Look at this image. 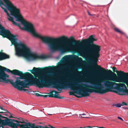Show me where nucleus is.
Wrapping results in <instances>:
<instances>
[{"label":"nucleus","mask_w":128,"mask_h":128,"mask_svg":"<svg viewBox=\"0 0 128 128\" xmlns=\"http://www.w3.org/2000/svg\"><path fill=\"white\" fill-rule=\"evenodd\" d=\"M69 40L64 36L57 38L45 36V44L50 51L54 52L59 50L62 54L69 52H79L90 59L94 60L93 64L100 70H104L98 65L95 61L99 56L100 47L92 43L96 40L94 36H91L89 39L84 40L78 46H72Z\"/></svg>","instance_id":"nucleus-1"},{"label":"nucleus","mask_w":128,"mask_h":128,"mask_svg":"<svg viewBox=\"0 0 128 128\" xmlns=\"http://www.w3.org/2000/svg\"><path fill=\"white\" fill-rule=\"evenodd\" d=\"M57 69V68L54 66H48L42 69L34 67L31 72L38 79L29 73L27 76L28 80L21 81L20 77H18L17 78L16 82L14 83V85L18 90H23V91L27 90L24 88H28L29 86L32 85L33 84L37 87L42 88L45 87L46 84H48L52 79L49 74L46 72L55 71Z\"/></svg>","instance_id":"nucleus-2"},{"label":"nucleus","mask_w":128,"mask_h":128,"mask_svg":"<svg viewBox=\"0 0 128 128\" xmlns=\"http://www.w3.org/2000/svg\"><path fill=\"white\" fill-rule=\"evenodd\" d=\"M3 3L0 2L1 8L6 13L9 20L12 22H16L14 21L20 22V9L13 4L8 0H3Z\"/></svg>","instance_id":"nucleus-3"},{"label":"nucleus","mask_w":128,"mask_h":128,"mask_svg":"<svg viewBox=\"0 0 128 128\" xmlns=\"http://www.w3.org/2000/svg\"><path fill=\"white\" fill-rule=\"evenodd\" d=\"M4 71H6L9 73L12 72L14 74L18 75L20 77L23 76V74L21 72L16 70H14L12 71L9 69L0 66V82L5 83L10 82L14 87L16 88L18 90L23 91V90H18L17 88L15 87L14 85V83L16 82L17 78L18 77L16 78V80L15 82H14L12 80H10L8 79V76L4 73Z\"/></svg>","instance_id":"nucleus-4"},{"label":"nucleus","mask_w":128,"mask_h":128,"mask_svg":"<svg viewBox=\"0 0 128 128\" xmlns=\"http://www.w3.org/2000/svg\"><path fill=\"white\" fill-rule=\"evenodd\" d=\"M0 35L8 38L11 42L12 45V34L10 31L5 29L0 24Z\"/></svg>","instance_id":"nucleus-5"},{"label":"nucleus","mask_w":128,"mask_h":128,"mask_svg":"<svg viewBox=\"0 0 128 128\" xmlns=\"http://www.w3.org/2000/svg\"><path fill=\"white\" fill-rule=\"evenodd\" d=\"M75 58L78 61L81 62L82 61V59L79 58L76 55H68L64 56L62 58V59L66 60H69L72 58Z\"/></svg>","instance_id":"nucleus-6"},{"label":"nucleus","mask_w":128,"mask_h":128,"mask_svg":"<svg viewBox=\"0 0 128 128\" xmlns=\"http://www.w3.org/2000/svg\"><path fill=\"white\" fill-rule=\"evenodd\" d=\"M9 56L2 52H0V60L8 58Z\"/></svg>","instance_id":"nucleus-7"},{"label":"nucleus","mask_w":128,"mask_h":128,"mask_svg":"<svg viewBox=\"0 0 128 128\" xmlns=\"http://www.w3.org/2000/svg\"><path fill=\"white\" fill-rule=\"evenodd\" d=\"M19 120L18 122L23 124L24 123V122L23 119L21 118H18Z\"/></svg>","instance_id":"nucleus-8"},{"label":"nucleus","mask_w":128,"mask_h":128,"mask_svg":"<svg viewBox=\"0 0 128 128\" xmlns=\"http://www.w3.org/2000/svg\"><path fill=\"white\" fill-rule=\"evenodd\" d=\"M81 115H86V114H84V113H83V114H80L79 115V118H90V117H86V116H81Z\"/></svg>","instance_id":"nucleus-9"},{"label":"nucleus","mask_w":128,"mask_h":128,"mask_svg":"<svg viewBox=\"0 0 128 128\" xmlns=\"http://www.w3.org/2000/svg\"><path fill=\"white\" fill-rule=\"evenodd\" d=\"M54 97L55 98H62V97L60 96L59 94L57 93H56L55 94Z\"/></svg>","instance_id":"nucleus-10"},{"label":"nucleus","mask_w":128,"mask_h":128,"mask_svg":"<svg viewBox=\"0 0 128 128\" xmlns=\"http://www.w3.org/2000/svg\"><path fill=\"white\" fill-rule=\"evenodd\" d=\"M115 30L118 32H119L120 34H123L124 33L122 31L118 29L117 28H116L114 29Z\"/></svg>","instance_id":"nucleus-11"},{"label":"nucleus","mask_w":128,"mask_h":128,"mask_svg":"<svg viewBox=\"0 0 128 128\" xmlns=\"http://www.w3.org/2000/svg\"><path fill=\"white\" fill-rule=\"evenodd\" d=\"M115 106H116V107H120L122 106L121 104H118L116 105H115Z\"/></svg>","instance_id":"nucleus-12"},{"label":"nucleus","mask_w":128,"mask_h":128,"mask_svg":"<svg viewBox=\"0 0 128 128\" xmlns=\"http://www.w3.org/2000/svg\"><path fill=\"white\" fill-rule=\"evenodd\" d=\"M35 128H49L48 127H44L43 126H40L38 127H35Z\"/></svg>","instance_id":"nucleus-13"},{"label":"nucleus","mask_w":128,"mask_h":128,"mask_svg":"<svg viewBox=\"0 0 128 128\" xmlns=\"http://www.w3.org/2000/svg\"><path fill=\"white\" fill-rule=\"evenodd\" d=\"M121 104L122 106L127 105L126 103V102H122V103Z\"/></svg>","instance_id":"nucleus-14"},{"label":"nucleus","mask_w":128,"mask_h":128,"mask_svg":"<svg viewBox=\"0 0 128 128\" xmlns=\"http://www.w3.org/2000/svg\"><path fill=\"white\" fill-rule=\"evenodd\" d=\"M35 95L37 96H42V95L38 93H36L35 94Z\"/></svg>","instance_id":"nucleus-15"},{"label":"nucleus","mask_w":128,"mask_h":128,"mask_svg":"<svg viewBox=\"0 0 128 128\" xmlns=\"http://www.w3.org/2000/svg\"><path fill=\"white\" fill-rule=\"evenodd\" d=\"M98 80L94 78H92V81L93 82H94Z\"/></svg>","instance_id":"nucleus-16"},{"label":"nucleus","mask_w":128,"mask_h":128,"mask_svg":"<svg viewBox=\"0 0 128 128\" xmlns=\"http://www.w3.org/2000/svg\"><path fill=\"white\" fill-rule=\"evenodd\" d=\"M112 70L114 72H116V68L114 67L112 68Z\"/></svg>","instance_id":"nucleus-17"},{"label":"nucleus","mask_w":128,"mask_h":128,"mask_svg":"<svg viewBox=\"0 0 128 128\" xmlns=\"http://www.w3.org/2000/svg\"><path fill=\"white\" fill-rule=\"evenodd\" d=\"M118 119H120V120H122V121H124V120L122 119L121 118V117H120L119 116H118Z\"/></svg>","instance_id":"nucleus-18"},{"label":"nucleus","mask_w":128,"mask_h":128,"mask_svg":"<svg viewBox=\"0 0 128 128\" xmlns=\"http://www.w3.org/2000/svg\"><path fill=\"white\" fill-rule=\"evenodd\" d=\"M0 108L1 110H4V109L3 108L2 106H0Z\"/></svg>","instance_id":"nucleus-19"},{"label":"nucleus","mask_w":128,"mask_h":128,"mask_svg":"<svg viewBox=\"0 0 128 128\" xmlns=\"http://www.w3.org/2000/svg\"><path fill=\"white\" fill-rule=\"evenodd\" d=\"M10 118H12V116L11 115V114L10 113Z\"/></svg>","instance_id":"nucleus-20"},{"label":"nucleus","mask_w":128,"mask_h":128,"mask_svg":"<svg viewBox=\"0 0 128 128\" xmlns=\"http://www.w3.org/2000/svg\"><path fill=\"white\" fill-rule=\"evenodd\" d=\"M88 14L90 15V16H91L92 15V14H91L89 12H88Z\"/></svg>","instance_id":"nucleus-21"},{"label":"nucleus","mask_w":128,"mask_h":128,"mask_svg":"<svg viewBox=\"0 0 128 128\" xmlns=\"http://www.w3.org/2000/svg\"><path fill=\"white\" fill-rule=\"evenodd\" d=\"M98 128H104L103 127H98Z\"/></svg>","instance_id":"nucleus-22"},{"label":"nucleus","mask_w":128,"mask_h":128,"mask_svg":"<svg viewBox=\"0 0 128 128\" xmlns=\"http://www.w3.org/2000/svg\"><path fill=\"white\" fill-rule=\"evenodd\" d=\"M92 127H91V126H88V127H86V128H92Z\"/></svg>","instance_id":"nucleus-23"},{"label":"nucleus","mask_w":128,"mask_h":128,"mask_svg":"<svg viewBox=\"0 0 128 128\" xmlns=\"http://www.w3.org/2000/svg\"><path fill=\"white\" fill-rule=\"evenodd\" d=\"M48 115H52V114H48Z\"/></svg>","instance_id":"nucleus-24"},{"label":"nucleus","mask_w":128,"mask_h":128,"mask_svg":"<svg viewBox=\"0 0 128 128\" xmlns=\"http://www.w3.org/2000/svg\"><path fill=\"white\" fill-rule=\"evenodd\" d=\"M74 76V75H73V76Z\"/></svg>","instance_id":"nucleus-25"},{"label":"nucleus","mask_w":128,"mask_h":128,"mask_svg":"<svg viewBox=\"0 0 128 128\" xmlns=\"http://www.w3.org/2000/svg\"><path fill=\"white\" fill-rule=\"evenodd\" d=\"M84 116H85V115H84Z\"/></svg>","instance_id":"nucleus-26"}]
</instances>
